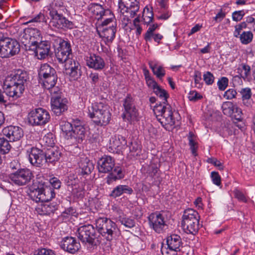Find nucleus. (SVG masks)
Listing matches in <instances>:
<instances>
[{
	"mask_svg": "<svg viewBox=\"0 0 255 255\" xmlns=\"http://www.w3.org/2000/svg\"><path fill=\"white\" fill-rule=\"evenodd\" d=\"M47 22V19L44 15V14L40 12L34 17L30 19L29 21L26 22V24L31 23V22Z\"/></svg>",
	"mask_w": 255,
	"mask_h": 255,
	"instance_id": "61",
	"label": "nucleus"
},
{
	"mask_svg": "<svg viewBox=\"0 0 255 255\" xmlns=\"http://www.w3.org/2000/svg\"><path fill=\"white\" fill-rule=\"evenodd\" d=\"M57 75L55 69L47 63L41 65L38 70V80Z\"/></svg>",
	"mask_w": 255,
	"mask_h": 255,
	"instance_id": "33",
	"label": "nucleus"
},
{
	"mask_svg": "<svg viewBox=\"0 0 255 255\" xmlns=\"http://www.w3.org/2000/svg\"><path fill=\"white\" fill-rule=\"evenodd\" d=\"M86 63L89 68L98 71L103 70L106 66L104 59L95 54H91L90 56L87 57Z\"/></svg>",
	"mask_w": 255,
	"mask_h": 255,
	"instance_id": "26",
	"label": "nucleus"
},
{
	"mask_svg": "<svg viewBox=\"0 0 255 255\" xmlns=\"http://www.w3.org/2000/svg\"><path fill=\"white\" fill-rule=\"evenodd\" d=\"M54 49L55 56L60 63H64L72 56V48L70 42L61 37L51 35L50 38Z\"/></svg>",
	"mask_w": 255,
	"mask_h": 255,
	"instance_id": "5",
	"label": "nucleus"
},
{
	"mask_svg": "<svg viewBox=\"0 0 255 255\" xmlns=\"http://www.w3.org/2000/svg\"><path fill=\"white\" fill-rule=\"evenodd\" d=\"M98 235L111 242L120 234V231L116 223L107 217H99L95 221Z\"/></svg>",
	"mask_w": 255,
	"mask_h": 255,
	"instance_id": "3",
	"label": "nucleus"
},
{
	"mask_svg": "<svg viewBox=\"0 0 255 255\" xmlns=\"http://www.w3.org/2000/svg\"><path fill=\"white\" fill-rule=\"evenodd\" d=\"M150 228L156 233L160 234L163 232L166 226L164 216L158 211L151 213L147 217Z\"/></svg>",
	"mask_w": 255,
	"mask_h": 255,
	"instance_id": "13",
	"label": "nucleus"
},
{
	"mask_svg": "<svg viewBox=\"0 0 255 255\" xmlns=\"http://www.w3.org/2000/svg\"><path fill=\"white\" fill-rule=\"evenodd\" d=\"M68 101L64 97H54L51 99L52 111L59 116L68 110Z\"/></svg>",
	"mask_w": 255,
	"mask_h": 255,
	"instance_id": "21",
	"label": "nucleus"
},
{
	"mask_svg": "<svg viewBox=\"0 0 255 255\" xmlns=\"http://www.w3.org/2000/svg\"><path fill=\"white\" fill-rule=\"evenodd\" d=\"M7 45L10 57L18 54L20 51V45L18 42L14 39L6 37Z\"/></svg>",
	"mask_w": 255,
	"mask_h": 255,
	"instance_id": "36",
	"label": "nucleus"
},
{
	"mask_svg": "<svg viewBox=\"0 0 255 255\" xmlns=\"http://www.w3.org/2000/svg\"><path fill=\"white\" fill-rule=\"evenodd\" d=\"M157 120L166 130H169L175 124L172 108L167 102H160L153 109Z\"/></svg>",
	"mask_w": 255,
	"mask_h": 255,
	"instance_id": "4",
	"label": "nucleus"
},
{
	"mask_svg": "<svg viewBox=\"0 0 255 255\" xmlns=\"http://www.w3.org/2000/svg\"><path fill=\"white\" fill-rule=\"evenodd\" d=\"M57 80L58 76L57 74L51 77H47L46 78H43L42 79L38 80L39 83L41 84L44 89L50 90L55 86L57 83Z\"/></svg>",
	"mask_w": 255,
	"mask_h": 255,
	"instance_id": "37",
	"label": "nucleus"
},
{
	"mask_svg": "<svg viewBox=\"0 0 255 255\" xmlns=\"http://www.w3.org/2000/svg\"><path fill=\"white\" fill-rule=\"evenodd\" d=\"M239 37L242 44H248L252 41L253 34L250 31H244L242 34H240Z\"/></svg>",
	"mask_w": 255,
	"mask_h": 255,
	"instance_id": "48",
	"label": "nucleus"
},
{
	"mask_svg": "<svg viewBox=\"0 0 255 255\" xmlns=\"http://www.w3.org/2000/svg\"><path fill=\"white\" fill-rule=\"evenodd\" d=\"M26 154L28 161L32 165L38 167L45 165L44 149L33 146L27 150Z\"/></svg>",
	"mask_w": 255,
	"mask_h": 255,
	"instance_id": "12",
	"label": "nucleus"
},
{
	"mask_svg": "<svg viewBox=\"0 0 255 255\" xmlns=\"http://www.w3.org/2000/svg\"><path fill=\"white\" fill-rule=\"evenodd\" d=\"M73 128L69 140L73 144L81 143L85 138L86 129L82 122L78 119L73 120Z\"/></svg>",
	"mask_w": 255,
	"mask_h": 255,
	"instance_id": "14",
	"label": "nucleus"
},
{
	"mask_svg": "<svg viewBox=\"0 0 255 255\" xmlns=\"http://www.w3.org/2000/svg\"><path fill=\"white\" fill-rule=\"evenodd\" d=\"M119 10L121 14L129 13L131 17H133L139 9L138 0H119Z\"/></svg>",
	"mask_w": 255,
	"mask_h": 255,
	"instance_id": "16",
	"label": "nucleus"
},
{
	"mask_svg": "<svg viewBox=\"0 0 255 255\" xmlns=\"http://www.w3.org/2000/svg\"><path fill=\"white\" fill-rule=\"evenodd\" d=\"M2 134L10 142L19 140L23 136L22 128L16 126L10 125L3 128Z\"/></svg>",
	"mask_w": 255,
	"mask_h": 255,
	"instance_id": "18",
	"label": "nucleus"
},
{
	"mask_svg": "<svg viewBox=\"0 0 255 255\" xmlns=\"http://www.w3.org/2000/svg\"><path fill=\"white\" fill-rule=\"evenodd\" d=\"M9 142L10 141L8 139L4 137H0V154H4L9 151L11 145Z\"/></svg>",
	"mask_w": 255,
	"mask_h": 255,
	"instance_id": "47",
	"label": "nucleus"
},
{
	"mask_svg": "<svg viewBox=\"0 0 255 255\" xmlns=\"http://www.w3.org/2000/svg\"><path fill=\"white\" fill-rule=\"evenodd\" d=\"M199 220L200 216L198 212L188 208L183 212L181 227L186 233L195 235L200 229Z\"/></svg>",
	"mask_w": 255,
	"mask_h": 255,
	"instance_id": "6",
	"label": "nucleus"
},
{
	"mask_svg": "<svg viewBox=\"0 0 255 255\" xmlns=\"http://www.w3.org/2000/svg\"><path fill=\"white\" fill-rule=\"evenodd\" d=\"M55 136L50 132L45 134L43 138V140L45 143V144L51 147H54L53 146L55 144Z\"/></svg>",
	"mask_w": 255,
	"mask_h": 255,
	"instance_id": "54",
	"label": "nucleus"
},
{
	"mask_svg": "<svg viewBox=\"0 0 255 255\" xmlns=\"http://www.w3.org/2000/svg\"><path fill=\"white\" fill-rule=\"evenodd\" d=\"M153 92L160 99H162V102H167V99L169 97V95L165 90L162 89L159 86L153 90Z\"/></svg>",
	"mask_w": 255,
	"mask_h": 255,
	"instance_id": "51",
	"label": "nucleus"
},
{
	"mask_svg": "<svg viewBox=\"0 0 255 255\" xmlns=\"http://www.w3.org/2000/svg\"><path fill=\"white\" fill-rule=\"evenodd\" d=\"M11 84L18 86L20 89L24 90L27 83L29 79V75L26 71L22 69H16L6 77Z\"/></svg>",
	"mask_w": 255,
	"mask_h": 255,
	"instance_id": "15",
	"label": "nucleus"
},
{
	"mask_svg": "<svg viewBox=\"0 0 255 255\" xmlns=\"http://www.w3.org/2000/svg\"><path fill=\"white\" fill-rule=\"evenodd\" d=\"M34 255H56V254L50 249L41 248L35 251Z\"/></svg>",
	"mask_w": 255,
	"mask_h": 255,
	"instance_id": "62",
	"label": "nucleus"
},
{
	"mask_svg": "<svg viewBox=\"0 0 255 255\" xmlns=\"http://www.w3.org/2000/svg\"><path fill=\"white\" fill-rule=\"evenodd\" d=\"M27 31L28 32V34L30 35L32 41H36L37 42L40 40L41 38V33L40 30L36 28H26Z\"/></svg>",
	"mask_w": 255,
	"mask_h": 255,
	"instance_id": "50",
	"label": "nucleus"
},
{
	"mask_svg": "<svg viewBox=\"0 0 255 255\" xmlns=\"http://www.w3.org/2000/svg\"><path fill=\"white\" fill-rule=\"evenodd\" d=\"M89 11L93 13L95 18L98 20L103 18L104 16L108 15L111 13V11L109 9H105L103 6L97 3H91L88 6Z\"/></svg>",
	"mask_w": 255,
	"mask_h": 255,
	"instance_id": "27",
	"label": "nucleus"
},
{
	"mask_svg": "<svg viewBox=\"0 0 255 255\" xmlns=\"http://www.w3.org/2000/svg\"><path fill=\"white\" fill-rule=\"evenodd\" d=\"M119 220L122 225L128 228H132L135 225V220L130 218L120 217Z\"/></svg>",
	"mask_w": 255,
	"mask_h": 255,
	"instance_id": "55",
	"label": "nucleus"
},
{
	"mask_svg": "<svg viewBox=\"0 0 255 255\" xmlns=\"http://www.w3.org/2000/svg\"><path fill=\"white\" fill-rule=\"evenodd\" d=\"M48 10L49 11V15L65 13L67 9L65 5L62 6H48Z\"/></svg>",
	"mask_w": 255,
	"mask_h": 255,
	"instance_id": "49",
	"label": "nucleus"
},
{
	"mask_svg": "<svg viewBox=\"0 0 255 255\" xmlns=\"http://www.w3.org/2000/svg\"><path fill=\"white\" fill-rule=\"evenodd\" d=\"M44 151L45 164H54L61 157V152L55 147L44 149Z\"/></svg>",
	"mask_w": 255,
	"mask_h": 255,
	"instance_id": "29",
	"label": "nucleus"
},
{
	"mask_svg": "<svg viewBox=\"0 0 255 255\" xmlns=\"http://www.w3.org/2000/svg\"><path fill=\"white\" fill-rule=\"evenodd\" d=\"M166 243L168 249L175 251H180V247L182 245L181 237L176 234H172L166 239Z\"/></svg>",
	"mask_w": 255,
	"mask_h": 255,
	"instance_id": "32",
	"label": "nucleus"
},
{
	"mask_svg": "<svg viewBox=\"0 0 255 255\" xmlns=\"http://www.w3.org/2000/svg\"><path fill=\"white\" fill-rule=\"evenodd\" d=\"M238 73L242 74L241 73L243 72V71H244V75H242L243 78H246L248 76V75L250 74L251 72V68L250 66L246 65L245 64L242 63L239 65V67L237 69Z\"/></svg>",
	"mask_w": 255,
	"mask_h": 255,
	"instance_id": "57",
	"label": "nucleus"
},
{
	"mask_svg": "<svg viewBox=\"0 0 255 255\" xmlns=\"http://www.w3.org/2000/svg\"><path fill=\"white\" fill-rule=\"evenodd\" d=\"M65 63V71L67 75L75 80L80 78L82 75L81 66L79 63L75 60L68 59Z\"/></svg>",
	"mask_w": 255,
	"mask_h": 255,
	"instance_id": "19",
	"label": "nucleus"
},
{
	"mask_svg": "<svg viewBox=\"0 0 255 255\" xmlns=\"http://www.w3.org/2000/svg\"><path fill=\"white\" fill-rule=\"evenodd\" d=\"M116 26L117 24L115 22V24H112V26L109 27L104 28L101 32L97 31L99 36L102 38L106 45H109L112 43L115 39L117 31Z\"/></svg>",
	"mask_w": 255,
	"mask_h": 255,
	"instance_id": "25",
	"label": "nucleus"
},
{
	"mask_svg": "<svg viewBox=\"0 0 255 255\" xmlns=\"http://www.w3.org/2000/svg\"><path fill=\"white\" fill-rule=\"evenodd\" d=\"M242 95L243 103L247 107L251 105L252 92L250 88H243L240 91Z\"/></svg>",
	"mask_w": 255,
	"mask_h": 255,
	"instance_id": "42",
	"label": "nucleus"
},
{
	"mask_svg": "<svg viewBox=\"0 0 255 255\" xmlns=\"http://www.w3.org/2000/svg\"><path fill=\"white\" fill-rule=\"evenodd\" d=\"M234 111V113L230 117L233 120L235 126L241 129L244 128V124L243 123L239 124L238 122H242L243 119L242 110L237 107Z\"/></svg>",
	"mask_w": 255,
	"mask_h": 255,
	"instance_id": "40",
	"label": "nucleus"
},
{
	"mask_svg": "<svg viewBox=\"0 0 255 255\" xmlns=\"http://www.w3.org/2000/svg\"><path fill=\"white\" fill-rule=\"evenodd\" d=\"M125 176L124 169L120 166H115L112 171L109 173L106 177V183L108 185L111 184L113 182L118 180L123 179Z\"/></svg>",
	"mask_w": 255,
	"mask_h": 255,
	"instance_id": "30",
	"label": "nucleus"
},
{
	"mask_svg": "<svg viewBox=\"0 0 255 255\" xmlns=\"http://www.w3.org/2000/svg\"><path fill=\"white\" fill-rule=\"evenodd\" d=\"M70 191L72 195L78 198H82L84 196L82 188L78 184L75 185Z\"/></svg>",
	"mask_w": 255,
	"mask_h": 255,
	"instance_id": "53",
	"label": "nucleus"
},
{
	"mask_svg": "<svg viewBox=\"0 0 255 255\" xmlns=\"http://www.w3.org/2000/svg\"><path fill=\"white\" fill-rule=\"evenodd\" d=\"M131 155L135 157L140 156L141 153V146L136 141L131 142L129 145Z\"/></svg>",
	"mask_w": 255,
	"mask_h": 255,
	"instance_id": "46",
	"label": "nucleus"
},
{
	"mask_svg": "<svg viewBox=\"0 0 255 255\" xmlns=\"http://www.w3.org/2000/svg\"><path fill=\"white\" fill-rule=\"evenodd\" d=\"M229 79L226 77H222L217 82V86L220 91H224L228 87Z\"/></svg>",
	"mask_w": 255,
	"mask_h": 255,
	"instance_id": "58",
	"label": "nucleus"
},
{
	"mask_svg": "<svg viewBox=\"0 0 255 255\" xmlns=\"http://www.w3.org/2000/svg\"><path fill=\"white\" fill-rule=\"evenodd\" d=\"M29 196L36 203L47 202L55 196V192L51 187H37L30 190Z\"/></svg>",
	"mask_w": 255,
	"mask_h": 255,
	"instance_id": "9",
	"label": "nucleus"
},
{
	"mask_svg": "<svg viewBox=\"0 0 255 255\" xmlns=\"http://www.w3.org/2000/svg\"><path fill=\"white\" fill-rule=\"evenodd\" d=\"M77 236L90 251L97 248L101 243L100 235L97 233L94 227L91 224L80 227L78 229Z\"/></svg>",
	"mask_w": 255,
	"mask_h": 255,
	"instance_id": "2",
	"label": "nucleus"
},
{
	"mask_svg": "<svg viewBox=\"0 0 255 255\" xmlns=\"http://www.w3.org/2000/svg\"><path fill=\"white\" fill-rule=\"evenodd\" d=\"M142 18L144 24L148 25L152 21L153 19V13L152 7L151 9L147 6H145L144 7L143 11Z\"/></svg>",
	"mask_w": 255,
	"mask_h": 255,
	"instance_id": "43",
	"label": "nucleus"
},
{
	"mask_svg": "<svg viewBox=\"0 0 255 255\" xmlns=\"http://www.w3.org/2000/svg\"><path fill=\"white\" fill-rule=\"evenodd\" d=\"M148 65L154 75L158 78L161 79L165 75V71L161 66H158L157 63L153 61H149Z\"/></svg>",
	"mask_w": 255,
	"mask_h": 255,
	"instance_id": "39",
	"label": "nucleus"
},
{
	"mask_svg": "<svg viewBox=\"0 0 255 255\" xmlns=\"http://www.w3.org/2000/svg\"><path fill=\"white\" fill-rule=\"evenodd\" d=\"M58 207L59 204L56 202H47L39 206L36 208V210L40 215H49L54 213L58 209Z\"/></svg>",
	"mask_w": 255,
	"mask_h": 255,
	"instance_id": "31",
	"label": "nucleus"
},
{
	"mask_svg": "<svg viewBox=\"0 0 255 255\" xmlns=\"http://www.w3.org/2000/svg\"><path fill=\"white\" fill-rule=\"evenodd\" d=\"M60 246L62 250L72 254L77 253L81 247L79 242L72 237L64 238L60 242Z\"/></svg>",
	"mask_w": 255,
	"mask_h": 255,
	"instance_id": "22",
	"label": "nucleus"
},
{
	"mask_svg": "<svg viewBox=\"0 0 255 255\" xmlns=\"http://www.w3.org/2000/svg\"><path fill=\"white\" fill-rule=\"evenodd\" d=\"M19 40L24 46L26 50H31L33 45L36 44L37 43L36 41H32L26 28L21 33L19 36Z\"/></svg>",
	"mask_w": 255,
	"mask_h": 255,
	"instance_id": "35",
	"label": "nucleus"
},
{
	"mask_svg": "<svg viewBox=\"0 0 255 255\" xmlns=\"http://www.w3.org/2000/svg\"><path fill=\"white\" fill-rule=\"evenodd\" d=\"M160 164L157 160H151L149 163L142 165L141 172L146 177H149L153 183L155 184L161 182L160 176L161 172L160 170Z\"/></svg>",
	"mask_w": 255,
	"mask_h": 255,
	"instance_id": "8",
	"label": "nucleus"
},
{
	"mask_svg": "<svg viewBox=\"0 0 255 255\" xmlns=\"http://www.w3.org/2000/svg\"><path fill=\"white\" fill-rule=\"evenodd\" d=\"M237 92L234 89H229L224 94L223 97L227 100H232L236 97Z\"/></svg>",
	"mask_w": 255,
	"mask_h": 255,
	"instance_id": "63",
	"label": "nucleus"
},
{
	"mask_svg": "<svg viewBox=\"0 0 255 255\" xmlns=\"http://www.w3.org/2000/svg\"><path fill=\"white\" fill-rule=\"evenodd\" d=\"M33 177L31 171L28 168H20L14 171L9 175L12 182L18 186L25 185Z\"/></svg>",
	"mask_w": 255,
	"mask_h": 255,
	"instance_id": "11",
	"label": "nucleus"
},
{
	"mask_svg": "<svg viewBox=\"0 0 255 255\" xmlns=\"http://www.w3.org/2000/svg\"><path fill=\"white\" fill-rule=\"evenodd\" d=\"M237 106L232 102H225L223 103L222 106V109L223 113L225 115L230 116L234 113V110L236 109Z\"/></svg>",
	"mask_w": 255,
	"mask_h": 255,
	"instance_id": "44",
	"label": "nucleus"
},
{
	"mask_svg": "<svg viewBox=\"0 0 255 255\" xmlns=\"http://www.w3.org/2000/svg\"><path fill=\"white\" fill-rule=\"evenodd\" d=\"M203 80L207 85H212L214 82L215 77L213 74L209 71H207L203 74Z\"/></svg>",
	"mask_w": 255,
	"mask_h": 255,
	"instance_id": "59",
	"label": "nucleus"
},
{
	"mask_svg": "<svg viewBox=\"0 0 255 255\" xmlns=\"http://www.w3.org/2000/svg\"><path fill=\"white\" fill-rule=\"evenodd\" d=\"M133 192V190L130 187L127 185H119L113 189L110 196L116 198L121 196L123 194H127L131 195Z\"/></svg>",
	"mask_w": 255,
	"mask_h": 255,
	"instance_id": "34",
	"label": "nucleus"
},
{
	"mask_svg": "<svg viewBox=\"0 0 255 255\" xmlns=\"http://www.w3.org/2000/svg\"><path fill=\"white\" fill-rule=\"evenodd\" d=\"M60 127L65 138L67 140L69 139V137L71 135L73 128V123H70L65 121H62L60 123Z\"/></svg>",
	"mask_w": 255,
	"mask_h": 255,
	"instance_id": "41",
	"label": "nucleus"
},
{
	"mask_svg": "<svg viewBox=\"0 0 255 255\" xmlns=\"http://www.w3.org/2000/svg\"><path fill=\"white\" fill-rule=\"evenodd\" d=\"M79 166L81 170V173L83 175L90 174L94 169V165L93 162L87 159L81 161L79 163Z\"/></svg>",
	"mask_w": 255,
	"mask_h": 255,
	"instance_id": "38",
	"label": "nucleus"
},
{
	"mask_svg": "<svg viewBox=\"0 0 255 255\" xmlns=\"http://www.w3.org/2000/svg\"><path fill=\"white\" fill-rule=\"evenodd\" d=\"M77 215L78 214L76 212V208L73 207H70L66 208L62 213V216L64 217H68L70 216L76 217Z\"/></svg>",
	"mask_w": 255,
	"mask_h": 255,
	"instance_id": "60",
	"label": "nucleus"
},
{
	"mask_svg": "<svg viewBox=\"0 0 255 255\" xmlns=\"http://www.w3.org/2000/svg\"><path fill=\"white\" fill-rule=\"evenodd\" d=\"M158 27L159 25L157 23L153 24L149 27L144 35V39L146 42L151 41L152 35H153L154 31Z\"/></svg>",
	"mask_w": 255,
	"mask_h": 255,
	"instance_id": "52",
	"label": "nucleus"
},
{
	"mask_svg": "<svg viewBox=\"0 0 255 255\" xmlns=\"http://www.w3.org/2000/svg\"><path fill=\"white\" fill-rule=\"evenodd\" d=\"M109 105L103 102H95L88 108V116L98 126H106L111 119V113Z\"/></svg>",
	"mask_w": 255,
	"mask_h": 255,
	"instance_id": "1",
	"label": "nucleus"
},
{
	"mask_svg": "<svg viewBox=\"0 0 255 255\" xmlns=\"http://www.w3.org/2000/svg\"><path fill=\"white\" fill-rule=\"evenodd\" d=\"M50 20L49 25L59 29H72L74 27L73 22L64 16V13L49 15Z\"/></svg>",
	"mask_w": 255,
	"mask_h": 255,
	"instance_id": "17",
	"label": "nucleus"
},
{
	"mask_svg": "<svg viewBox=\"0 0 255 255\" xmlns=\"http://www.w3.org/2000/svg\"><path fill=\"white\" fill-rule=\"evenodd\" d=\"M115 165V159L111 156L104 155L97 162V167L100 173H109Z\"/></svg>",
	"mask_w": 255,
	"mask_h": 255,
	"instance_id": "23",
	"label": "nucleus"
},
{
	"mask_svg": "<svg viewBox=\"0 0 255 255\" xmlns=\"http://www.w3.org/2000/svg\"><path fill=\"white\" fill-rule=\"evenodd\" d=\"M50 42L49 41H38L33 45L30 51H34L39 59H44L48 57L50 51Z\"/></svg>",
	"mask_w": 255,
	"mask_h": 255,
	"instance_id": "20",
	"label": "nucleus"
},
{
	"mask_svg": "<svg viewBox=\"0 0 255 255\" xmlns=\"http://www.w3.org/2000/svg\"><path fill=\"white\" fill-rule=\"evenodd\" d=\"M127 145L126 138L121 135L115 136L110 140L109 149L113 152L118 153Z\"/></svg>",
	"mask_w": 255,
	"mask_h": 255,
	"instance_id": "28",
	"label": "nucleus"
},
{
	"mask_svg": "<svg viewBox=\"0 0 255 255\" xmlns=\"http://www.w3.org/2000/svg\"><path fill=\"white\" fill-rule=\"evenodd\" d=\"M6 40V37L0 39V57L2 58L10 57Z\"/></svg>",
	"mask_w": 255,
	"mask_h": 255,
	"instance_id": "45",
	"label": "nucleus"
},
{
	"mask_svg": "<svg viewBox=\"0 0 255 255\" xmlns=\"http://www.w3.org/2000/svg\"><path fill=\"white\" fill-rule=\"evenodd\" d=\"M194 83L196 87L198 88H201L203 86V82L202 81V74L201 72L198 70H195L194 73Z\"/></svg>",
	"mask_w": 255,
	"mask_h": 255,
	"instance_id": "56",
	"label": "nucleus"
},
{
	"mask_svg": "<svg viewBox=\"0 0 255 255\" xmlns=\"http://www.w3.org/2000/svg\"><path fill=\"white\" fill-rule=\"evenodd\" d=\"M50 119L49 112L40 108L32 110L28 115V122L33 126L45 125Z\"/></svg>",
	"mask_w": 255,
	"mask_h": 255,
	"instance_id": "10",
	"label": "nucleus"
},
{
	"mask_svg": "<svg viewBox=\"0 0 255 255\" xmlns=\"http://www.w3.org/2000/svg\"><path fill=\"white\" fill-rule=\"evenodd\" d=\"M211 177L213 183L217 186L221 184V178L219 173L216 171H212L211 173Z\"/></svg>",
	"mask_w": 255,
	"mask_h": 255,
	"instance_id": "64",
	"label": "nucleus"
},
{
	"mask_svg": "<svg viewBox=\"0 0 255 255\" xmlns=\"http://www.w3.org/2000/svg\"><path fill=\"white\" fill-rule=\"evenodd\" d=\"M2 88L3 92L11 97H19L24 91L22 89H20L18 86L13 83L11 84V81L6 78L3 82Z\"/></svg>",
	"mask_w": 255,
	"mask_h": 255,
	"instance_id": "24",
	"label": "nucleus"
},
{
	"mask_svg": "<svg viewBox=\"0 0 255 255\" xmlns=\"http://www.w3.org/2000/svg\"><path fill=\"white\" fill-rule=\"evenodd\" d=\"M124 111L122 117L125 121L130 123L138 120V111L136 106L134 98L130 94H127L123 100Z\"/></svg>",
	"mask_w": 255,
	"mask_h": 255,
	"instance_id": "7",
	"label": "nucleus"
}]
</instances>
